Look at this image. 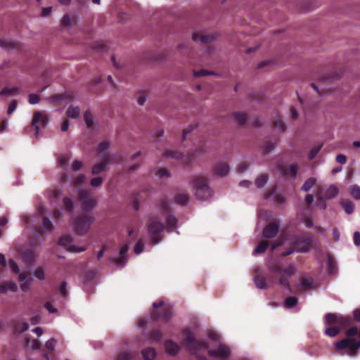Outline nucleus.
Wrapping results in <instances>:
<instances>
[{"mask_svg": "<svg viewBox=\"0 0 360 360\" xmlns=\"http://www.w3.org/2000/svg\"><path fill=\"white\" fill-rule=\"evenodd\" d=\"M187 349L192 354L200 357L202 352L207 351L208 355L215 358H228L230 356V349L228 346L220 344L217 350L208 349L207 343L204 341H198L191 333H188L184 340Z\"/></svg>", "mask_w": 360, "mask_h": 360, "instance_id": "nucleus-1", "label": "nucleus"}, {"mask_svg": "<svg viewBox=\"0 0 360 360\" xmlns=\"http://www.w3.org/2000/svg\"><path fill=\"white\" fill-rule=\"evenodd\" d=\"M313 244V237L311 233L304 232L295 236L291 245L281 253L282 257H286L292 254L294 251L297 252H307L309 251Z\"/></svg>", "mask_w": 360, "mask_h": 360, "instance_id": "nucleus-2", "label": "nucleus"}, {"mask_svg": "<svg viewBox=\"0 0 360 360\" xmlns=\"http://www.w3.org/2000/svg\"><path fill=\"white\" fill-rule=\"evenodd\" d=\"M358 334V328L356 326L350 328L346 331L347 338H345L335 343V347L338 349H349V354L354 355L356 350L360 348V340L355 341L354 339L351 338Z\"/></svg>", "mask_w": 360, "mask_h": 360, "instance_id": "nucleus-3", "label": "nucleus"}, {"mask_svg": "<svg viewBox=\"0 0 360 360\" xmlns=\"http://www.w3.org/2000/svg\"><path fill=\"white\" fill-rule=\"evenodd\" d=\"M206 152L207 150L205 146L203 145L199 146L194 151H193L191 153H188L186 156H185L184 155L178 151L174 150L167 151L165 153V156L167 158H172L176 160H180L185 166H188L193 159H194L195 158L201 154L205 153Z\"/></svg>", "mask_w": 360, "mask_h": 360, "instance_id": "nucleus-4", "label": "nucleus"}, {"mask_svg": "<svg viewBox=\"0 0 360 360\" xmlns=\"http://www.w3.org/2000/svg\"><path fill=\"white\" fill-rule=\"evenodd\" d=\"M195 188V195L198 199L205 200L212 195V191L208 186L207 179L202 176H197L193 180Z\"/></svg>", "mask_w": 360, "mask_h": 360, "instance_id": "nucleus-5", "label": "nucleus"}, {"mask_svg": "<svg viewBox=\"0 0 360 360\" xmlns=\"http://www.w3.org/2000/svg\"><path fill=\"white\" fill-rule=\"evenodd\" d=\"M165 225L155 217H150L148 223V231L149 236L154 243H158L162 240V232Z\"/></svg>", "mask_w": 360, "mask_h": 360, "instance_id": "nucleus-6", "label": "nucleus"}, {"mask_svg": "<svg viewBox=\"0 0 360 360\" xmlns=\"http://www.w3.org/2000/svg\"><path fill=\"white\" fill-rule=\"evenodd\" d=\"M94 217L89 213H84L75 219V231L78 235L85 234L94 221Z\"/></svg>", "mask_w": 360, "mask_h": 360, "instance_id": "nucleus-7", "label": "nucleus"}, {"mask_svg": "<svg viewBox=\"0 0 360 360\" xmlns=\"http://www.w3.org/2000/svg\"><path fill=\"white\" fill-rule=\"evenodd\" d=\"M325 322L328 325L338 324L341 328L348 327L351 323L352 319L349 316H343L337 314L328 313L325 315Z\"/></svg>", "mask_w": 360, "mask_h": 360, "instance_id": "nucleus-8", "label": "nucleus"}, {"mask_svg": "<svg viewBox=\"0 0 360 360\" xmlns=\"http://www.w3.org/2000/svg\"><path fill=\"white\" fill-rule=\"evenodd\" d=\"M79 200L81 202L82 209L84 211L91 210L96 205V200L92 195L86 191H82L79 193Z\"/></svg>", "mask_w": 360, "mask_h": 360, "instance_id": "nucleus-9", "label": "nucleus"}, {"mask_svg": "<svg viewBox=\"0 0 360 360\" xmlns=\"http://www.w3.org/2000/svg\"><path fill=\"white\" fill-rule=\"evenodd\" d=\"M49 119L46 115H42V114L40 112H34L32 121V126L34 127V136L36 138H37L39 136V123H40L41 127H45L47 125Z\"/></svg>", "mask_w": 360, "mask_h": 360, "instance_id": "nucleus-10", "label": "nucleus"}, {"mask_svg": "<svg viewBox=\"0 0 360 360\" xmlns=\"http://www.w3.org/2000/svg\"><path fill=\"white\" fill-rule=\"evenodd\" d=\"M172 316V309L169 307H164L161 311H153L151 313V318L155 321H162L167 322Z\"/></svg>", "mask_w": 360, "mask_h": 360, "instance_id": "nucleus-11", "label": "nucleus"}, {"mask_svg": "<svg viewBox=\"0 0 360 360\" xmlns=\"http://www.w3.org/2000/svg\"><path fill=\"white\" fill-rule=\"evenodd\" d=\"M295 271L296 269L292 264H290L288 266L283 269L282 270L283 274H281L279 278V284L290 289V282L288 277L292 276L295 274Z\"/></svg>", "mask_w": 360, "mask_h": 360, "instance_id": "nucleus-12", "label": "nucleus"}, {"mask_svg": "<svg viewBox=\"0 0 360 360\" xmlns=\"http://www.w3.org/2000/svg\"><path fill=\"white\" fill-rule=\"evenodd\" d=\"M101 160V162H97L93 166L91 169L93 175L98 174L101 172L105 171L107 165L114 161V157L112 155H105L104 159Z\"/></svg>", "mask_w": 360, "mask_h": 360, "instance_id": "nucleus-13", "label": "nucleus"}, {"mask_svg": "<svg viewBox=\"0 0 360 360\" xmlns=\"http://www.w3.org/2000/svg\"><path fill=\"white\" fill-rule=\"evenodd\" d=\"M279 231V224L275 220L268 223L263 229V236L266 238H274Z\"/></svg>", "mask_w": 360, "mask_h": 360, "instance_id": "nucleus-14", "label": "nucleus"}, {"mask_svg": "<svg viewBox=\"0 0 360 360\" xmlns=\"http://www.w3.org/2000/svg\"><path fill=\"white\" fill-rule=\"evenodd\" d=\"M298 165L296 163L291 164L290 165L286 167L281 165L279 167L278 169L282 176H289L290 178H295L298 172Z\"/></svg>", "mask_w": 360, "mask_h": 360, "instance_id": "nucleus-15", "label": "nucleus"}, {"mask_svg": "<svg viewBox=\"0 0 360 360\" xmlns=\"http://www.w3.org/2000/svg\"><path fill=\"white\" fill-rule=\"evenodd\" d=\"M0 46L6 49L16 50H20L22 48L20 42L7 39H0Z\"/></svg>", "mask_w": 360, "mask_h": 360, "instance_id": "nucleus-16", "label": "nucleus"}, {"mask_svg": "<svg viewBox=\"0 0 360 360\" xmlns=\"http://www.w3.org/2000/svg\"><path fill=\"white\" fill-rule=\"evenodd\" d=\"M230 168L227 162L224 161L218 162L214 167V173L220 176H224L228 174Z\"/></svg>", "mask_w": 360, "mask_h": 360, "instance_id": "nucleus-17", "label": "nucleus"}, {"mask_svg": "<svg viewBox=\"0 0 360 360\" xmlns=\"http://www.w3.org/2000/svg\"><path fill=\"white\" fill-rule=\"evenodd\" d=\"M32 277L30 274H20L19 275V281L20 283V288L22 291L26 292L29 290L30 285L32 282Z\"/></svg>", "mask_w": 360, "mask_h": 360, "instance_id": "nucleus-18", "label": "nucleus"}, {"mask_svg": "<svg viewBox=\"0 0 360 360\" xmlns=\"http://www.w3.org/2000/svg\"><path fill=\"white\" fill-rule=\"evenodd\" d=\"M165 347L167 353L172 356L176 355L180 350L179 345L171 340L165 342Z\"/></svg>", "mask_w": 360, "mask_h": 360, "instance_id": "nucleus-19", "label": "nucleus"}, {"mask_svg": "<svg viewBox=\"0 0 360 360\" xmlns=\"http://www.w3.org/2000/svg\"><path fill=\"white\" fill-rule=\"evenodd\" d=\"M128 250H129V248H128L127 245H124L121 248V249L120 250V254L122 256L115 258V261H114L115 264L117 266H120V267H122L124 266V264H126V262L127 261V257L124 255L127 252Z\"/></svg>", "mask_w": 360, "mask_h": 360, "instance_id": "nucleus-20", "label": "nucleus"}, {"mask_svg": "<svg viewBox=\"0 0 360 360\" xmlns=\"http://www.w3.org/2000/svg\"><path fill=\"white\" fill-rule=\"evenodd\" d=\"M193 39L195 41H200L202 44H207L214 40L213 36L202 34L198 32L193 33Z\"/></svg>", "mask_w": 360, "mask_h": 360, "instance_id": "nucleus-21", "label": "nucleus"}, {"mask_svg": "<svg viewBox=\"0 0 360 360\" xmlns=\"http://www.w3.org/2000/svg\"><path fill=\"white\" fill-rule=\"evenodd\" d=\"M110 147V143L108 141H103L98 146L97 153L100 156L101 159H104L105 155H109L108 150Z\"/></svg>", "mask_w": 360, "mask_h": 360, "instance_id": "nucleus-22", "label": "nucleus"}, {"mask_svg": "<svg viewBox=\"0 0 360 360\" xmlns=\"http://www.w3.org/2000/svg\"><path fill=\"white\" fill-rule=\"evenodd\" d=\"M340 205L347 214H351L354 212V205L350 200L342 199L340 201Z\"/></svg>", "mask_w": 360, "mask_h": 360, "instance_id": "nucleus-23", "label": "nucleus"}, {"mask_svg": "<svg viewBox=\"0 0 360 360\" xmlns=\"http://www.w3.org/2000/svg\"><path fill=\"white\" fill-rule=\"evenodd\" d=\"M268 269L271 272L274 273L276 274L281 276V274H282V270H283L282 265L278 261H275V262H273L269 264Z\"/></svg>", "mask_w": 360, "mask_h": 360, "instance_id": "nucleus-24", "label": "nucleus"}, {"mask_svg": "<svg viewBox=\"0 0 360 360\" xmlns=\"http://www.w3.org/2000/svg\"><path fill=\"white\" fill-rule=\"evenodd\" d=\"M338 193V189L335 185H330L323 194L325 199L335 198Z\"/></svg>", "mask_w": 360, "mask_h": 360, "instance_id": "nucleus-25", "label": "nucleus"}, {"mask_svg": "<svg viewBox=\"0 0 360 360\" xmlns=\"http://www.w3.org/2000/svg\"><path fill=\"white\" fill-rule=\"evenodd\" d=\"M80 115V109L77 106L70 105L66 110V115L70 118H77Z\"/></svg>", "mask_w": 360, "mask_h": 360, "instance_id": "nucleus-26", "label": "nucleus"}, {"mask_svg": "<svg viewBox=\"0 0 360 360\" xmlns=\"http://www.w3.org/2000/svg\"><path fill=\"white\" fill-rule=\"evenodd\" d=\"M142 356L145 360H152L156 355L155 350L152 347H148L142 350Z\"/></svg>", "mask_w": 360, "mask_h": 360, "instance_id": "nucleus-27", "label": "nucleus"}, {"mask_svg": "<svg viewBox=\"0 0 360 360\" xmlns=\"http://www.w3.org/2000/svg\"><path fill=\"white\" fill-rule=\"evenodd\" d=\"M188 201V195L185 193H177L174 197V202L180 205H186Z\"/></svg>", "mask_w": 360, "mask_h": 360, "instance_id": "nucleus-28", "label": "nucleus"}, {"mask_svg": "<svg viewBox=\"0 0 360 360\" xmlns=\"http://www.w3.org/2000/svg\"><path fill=\"white\" fill-rule=\"evenodd\" d=\"M255 283L257 287L259 289H266L267 288V283L264 276L262 275H256L255 276Z\"/></svg>", "mask_w": 360, "mask_h": 360, "instance_id": "nucleus-29", "label": "nucleus"}, {"mask_svg": "<svg viewBox=\"0 0 360 360\" xmlns=\"http://www.w3.org/2000/svg\"><path fill=\"white\" fill-rule=\"evenodd\" d=\"M8 290L15 292L18 290V286L13 282H7L0 285V292H6Z\"/></svg>", "mask_w": 360, "mask_h": 360, "instance_id": "nucleus-30", "label": "nucleus"}, {"mask_svg": "<svg viewBox=\"0 0 360 360\" xmlns=\"http://www.w3.org/2000/svg\"><path fill=\"white\" fill-rule=\"evenodd\" d=\"M233 116L237 122L238 124L240 126H243L245 124L247 120L246 114L240 112H236L233 113Z\"/></svg>", "mask_w": 360, "mask_h": 360, "instance_id": "nucleus-31", "label": "nucleus"}, {"mask_svg": "<svg viewBox=\"0 0 360 360\" xmlns=\"http://www.w3.org/2000/svg\"><path fill=\"white\" fill-rule=\"evenodd\" d=\"M316 182V179L314 177H310L307 179L302 186L301 187V190L307 192L309 191L315 184Z\"/></svg>", "mask_w": 360, "mask_h": 360, "instance_id": "nucleus-32", "label": "nucleus"}, {"mask_svg": "<svg viewBox=\"0 0 360 360\" xmlns=\"http://www.w3.org/2000/svg\"><path fill=\"white\" fill-rule=\"evenodd\" d=\"M70 158V155L68 154H61L58 156V163L64 169H66V167L68 166Z\"/></svg>", "mask_w": 360, "mask_h": 360, "instance_id": "nucleus-33", "label": "nucleus"}, {"mask_svg": "<svg viewBox=\"0 0 360 360\" xmlns=\"http://www.w3.org/2000/svg\"><path fill=\"white\" fill-rule=\"evenodd\" d=\"M269 246V242L266 240L261 241L257 248L255 249L253 254H261L264 252Z\"/></svg>", "mask_w": 360, "mask_h": 360, "instance_id": "nucleus-34", "label": "nucleus"}, {"mask_svg": "<svg viewBox=\"0 0 360 360\" xmlns=\"http://www.w3.org/2000/svg\"><path fill=\"white\" fill-rule=\"evenodd\" d=\"M268 181V175L263 174L258 176L255 180V184L257 187L262 188L266 185Z\"/></svg>", "mask_w": 360, "mask_h": 360, "instance_id": "nucleus-35", "label": "nucleus"}, {"mask_svg": "<svg viewBox=\"0 0 360 360\" xmlns=\"http://www.w3.org/2000/svg\"><path fill=\"white\" fill-rule=\"evenodd\" d=\"M72 242V236H69V235H65V236H61L59 238L58 245L65 247L68 245H70Z\"/></svg>", "mask_w": 360, "mask_h": 360, "instance_id": "nucleus-36", "label": "nucleus"}, {"mask_svg": "<svg viewBox=\"0 0 360 360\" xmlns=\"http://www.w3.org/2000/svg\"><path fill=\"white\" fill-rule=\"evenodd\" d=\"M340 327L338 326L329 327L326 329L325 334L330 337H335L340 333Z\"/></svg>", "mask_w": 360, "mask_h": 360, "instance_id": "nucleus-37", "label": "nucleus"}, {"mask_svg": "<svg viewBox=\"0 0 360 360\" xmlns=\"http://www.w3.org/2000/svg\"><path fill=\"white\" fill-rule=\"evenodd\" d=\"M84 120L87 128H91L94 124L93 117L90 111L86 110L84 114Z\"/></svg>", "mask_w": 360, "mask_h": 360, "instance_id": "nucleus-38", "label": "nucleus"}, {"mask_svg": "<svg viewBox=\"0 0 360 360\" xmlns=\"http://www.w3.org/2000/svg\"><path fill=\"white\" fill-rule=\"evenodd\" d=\"M298 300L295 297H288L285 300L284 305L286 308L290 309L297 304Z\"/></svg>", "mask_w": 360, "mask_h": 360, "instance_id": "nucleus-39", "label": "nucleus"}, {"mask_svg": "<svg viewBox=\"0 0 360 360\" xmlns=\"http://www.w3.org/2000/svg\"><path fill=\"white\" fill-rule=\"evenodd\" d=\"M278 139H275L274 141H266L265 142L264 145V153H269L272 150V149L274 148L275 145L277 143Z\"/></svg>", "mask_w": 360, "mask_h": 360, "instance_id": "nucleus-40", "label": "nucleus"}, {"mask_svg": "<svg viewBox=\"0 0 360 360\" xmlns=\"http://www.w3.org/2000/svg\"><path fill=\"white\" fill-rule=\"evenodd\" d=\"M134 358L133 353L124 352L118 355L116 360H134Z\"/></svg>", "mask_w": 360, "mask_h": 360, "instance_id": "nucleus-41", "label": "nucleus"}, {"mask_svg": "<svg viewBox=\"0 0 360 360\" xmlns=\"http://www.w3.org/2000/svg\"><path fill=\"white\" fill-rule=\"evenodd\" d=\"M29 328V325L27 322H23L22 323H18L14 326V330L19 333H23L27 330Z\"/></svg>", "mask_w": 360, "mask_h": 360, "instance_id": "nucleus-42", "label": "nucleus"}, {"mask_svg": "<svg viewBox=\"0 0 360 360\" xmlns=\"http://www.w3.org/2000/svg\"><path fill=\"white\" fill-rule=\"evenodd\" d=\"M160 206L162 210V212L164 213H166V212H168L170 211L169 202L166 198H162L160 200Z\"/></svg>", "mask_w": 360, "mask_h": 360, "instance_id": "nucleus-43", "label": "nucleus"}, {"mask_svg": "<svg viewBox=\"0 0 360 360\" xmlns=\"http://www.w3.org/2000/svg\"><path fill=\"white\" fill-rule=\"evenodd\" d=\"M350 193L356 200H360V187L354 185L350 188Z\"/></svg>", "mask_w": 360, "mask_h": 360, "instance_id": "nucleus-44", "label": "nucleus"}, {"mask_svg": "<svg viewBox=\"0 0 360 360\" xmlns=\"http://www.w3.org/2000/svg\"><path fill=\"white\" fill-rule=\"evenodd\" d=\"M23 259L26 262L31 264L34 260V252L31 250H27L23 254Z\"/></svg>", "mask_w": 360, "mask_h": 360, "instance_id": "nucleus-45", "label": "nucleus"}, {"mask_svg": "<svg viewBox=\"0 0 360 360\" xmlns=\"http://www.w3.org/2000/svg\"><path fill=\"white\" fill-rule=\"evenodd\" d=\"M150 338L154 341H160L162 338V333L160 330H153L150 333Z\"/></svg>", "mask_w": 360, "mask_h": 360, "instance_id": "nucleus-46", "label": "nucleus"}, {"mask_svg": "<svg viewBox=\"0 0 360 360\" xmlns=\"http://www.w3.org/2000/svg\"><path fill=\"white\" fill-rule=\"evenodd\" d=\"M42 226L46 231H51L53 229L52 222L46 217H44L42 219Z\"/></svg>", "mask_w": 360, "mask_h": 360, "instance_id": "nucleus-47", "label": "nucleus"}, {"mask_svg": "<svg viewBox=\"0 0 360 360\" xmlns=\"http://www.w3.org/2000/svg\"><path fill=\"white\" fill-rule=\"evenodd\" d=\"M18 91H19V89L18 87H13L11 89L5 87V88L2 89V90L0 91V96L13 94L15 92H18Z\"/></svg>", "mask_w": 360, "mask_h": 360, "instance_id": "nucleus-48", "label": "nucleus"}, {"mask_svg": "<svg viewBox=\"0 0 360 360\" xmlns=\"http://www.w3.org/2000/svg\"><path fill=\"white\" fill-rule=\"evenodd\" d=\"M273 127L274 129H277L282 132L285 130V124L279 119H278L274 122Z\"/></svg>", "mask_w": 360, "mask_h": 360, "instance_id": "nucleus-49", "label": "nucleus"}, {"mask_svg": "<svg viewBox=\"0 0 360 360\" xmlns=\"http://www.w3.org/2000/svg\"><path fill=\"white\" fill-rule=\"evenodd\" d=\"M63 203H64V205H65L66 210L69 212H72V210L73 209L72 200L68 197H65L63 198Z\"/></svg>", "mask_w": 360, "mask_h": 360, "instance_id": "nucleus-50", "label": "nucleus"}, {"mask_svg": "<svg viewBox=\"0 0 360 360\" xmlns=\"http://www.w3.org/2000/svg\"><path fill=\"white\" fill-rule=\"evenodd\" d=\"M68 250L72 252H82L86 250L85 247H79L75 245H70L68 248Z\"/></svg>", "mask_w": 360, "mask_h": 360, "instance_id": "nucleus-51", "label": "nucleus"}, {"mask_svg": "<svg viewBox=\"0 0 360 360\" xmlns=\"http://www.w3.org/2000/svg\"><path fill=\"white\" fill-rule=\"evenodd\" d=\"M167 223L169 227L174 228L176 225L177 219L173 215H168L167 217Z\"/></svg>", "mask_w": 360, "mask_h": 360, "instance_id": "nucleus-52", "label": "nucleus"}, {"mask_svg": "<svg viewBox=\"0 0 360 360\" xmlns=\"http://www.w3.org/2000/svg\"><path fill=\"white\" fill-rule=\"evenodd\" d=\"M103 181V179L102 177H100V176L94 177L91 180L90 184L93 187H98L102 184Z\"/></svg>", "mask_w": 360, "mask_h": 360, "instance_id": "nucleus-53", "label": "nucleus"}, {"mask_svg": "<svg viewBox=\"0 0 360 360\" xmlns=\"http://www.w3.org/2000/svg\"><path fill=\"white\" fill-rule=\"evenodd\" d=\"M8 264L11 271L15 274H18L20 271V269L17 264V263L12 259H10L8 261Z\"/></svg>", "mask_w": 360, "mask_h": 360, "instance_id": "nucleus-54", "label": "nucleus"}, {"mask_svg": "<svg viewBox=\"0 0 360 360\" xmlns=\"http://www.w3.org/2000/svg\"><path fill=\"white\" fill-rule=\"evenodd\" d=\"M40 101V97L39 95L37 94H30L29 95V103L30 104H37L38 103H39Z\"/></svg>", "mask_w": 360, "mask_h": 360, "instance_id": "nucleus-55", "label": "nucleus"}, {"mask_svg": "<svg viewBox=\"0 0 360 360\" xmlns=\"http://www.w3.org/2000/svg\"><path fill=\"white\" fill-rule=\"evenodd\" d=\"M34 275L39 280H44L45 278L44 271L42 268H37L35 269L34 271Z\"/></svg>", "mask_w": 360, "mask_h": 360, "instance_id": "nucleus-56", "label": "nucleus"}, {"mask_svg": "<svg viewBox=\"0 0 360 360\" xmlns=\"http://www.w3.org/2000/svg\"><path fill=\"white\" fill-rule=\"evenodd\" d=\"M143 243L142 242L141 240H138V242L136 243V245L134 246V252L136 255H139L143 252Z\"/></svg>", "mask_w": 360, "mask_h": 360, "instance_id": "nucleus-57", "label": "nucleus"}, {"mask_svg": "<svg viewBox=\"0 0 360 360\" xmlns=\"http://www.w3.org/2000/svg\"><path fill=\"white\" fill-rule=\"evenodd\" d=\"M313 284V279L311 278H303L301 281V285L304 288H309Z\"/></svg>", "mask_w": 360, "mask_h": 360, "instance_id": "nucleus-58", "label": "nucleus"}, {"mask_svg": "<svg viewBox=\"0 0 360 360\" xmlns=\"http://www.w3.org/2000/svg\"><path fill=\"white\" fill-rule=\"evenodd\" d=\"M56 344V340L54 338H51L46 342L45 346L47 349H49L50 351H53Z\"/></svg>", "mask_w": 360, "mask_h": 360, "instance_id": "nucleus-59", "label": "nucleus"}, {"mask_svg": "<svg viewBox=\"0 0 360 360\" xmlns=\"http://www.w3.org/2000/svg\"><path fill=\"white\" fill-rule=\"evenodd\" d=\"M321 150V146H318V147H314L310 151H309V159L310 160H313L316 156V155L319 153V152Z\"/></svg>", "mask_w": 360, "mask_h": 360, "instance_id": "nucleus-60", "label": "nucleus"}, {"mask_svg": "<svg viewBox=\"0 0 360 360\" xmlns=\"http://www.w3.org/2000/svg\"><path fill=\"white\" fill-rule=\"evenodd\" d=\"M85 176L84 174L79 175L74 181V184L75 186H79L84 184L85 181Z\"/></svg>", "mask_w": 360, "mask_h": 360, "instance_id": "nucleus-61", "label": "nucleus"}, {"mask_svg": "<svg viewBox=\"0 0 360 360\" xmlns=\"http://www.w3.org/2000/svg\"><path fill=\"white\" fill-rule=\"evenodd\" d=\"M156 174L160 177H168L169 176V171L166 168H160L157 172Z\"/></svg>", "mask_w": 360, "mask_h": 360, "instance_id": "nucleus-62", "label": "nucleus"}, {"mask_svg": "<svg viewBox=\"0 0 360 360\" xmlns=\"http://www.w3.org/2000/svg\"><path fill=\"white\" fill-rule=\"evenodd\" d=\"M17 105H18L17 101L16 100L12 101L8 106L7 113L8 115H11V113H13L15 111V110L16 109Z\"/></svg>", "mask_w": 360, "mask_h": 360, "instance_id": "nucleus-63", "label": "nucleus"}, {"mask_svg": "<svg viewBox=\"0 0 360 360\" xmlns=\"http://www.w3.org/2000/svg\"><path fill=\"white\" fill-rule=\"evenodd\" d=\"M66 286H67V283L65 281H63V282H62V283L60 286V289H59L60 292L65 297H67L68 295V292L66 289Z\"/></svg>", "mask_w": 360, "mask_h": 360, "instance_id": "nucleus-64", "label": "nucleus"}]
</instances>
